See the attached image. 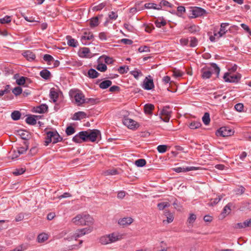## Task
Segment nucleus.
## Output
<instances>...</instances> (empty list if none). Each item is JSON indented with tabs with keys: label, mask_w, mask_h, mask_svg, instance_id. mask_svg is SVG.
Returning a JSON list of instances; mask_svg holds the SVG:
<instances>
[{
	"label": "nucleus",
	"mask_w": 251,
	"mask_h": 251,
	"mask_svg": "<svg viewBox=\"0 0 251 251\" xmlns=\"http://www.w3.org/2000/svg\"><path fill=\"white\" fill-rule=\"evenodd\" d=\"M72 222L76 226H90L94 223L93 218L89 214L81 213L72 219Z\"/></svg>",
	"instance_id": "f257e3e1"
},
{
	"label": "nucleus",
	"mask_w": 251,
	"mask_h": 251,
	"mask_svg": "<svg viewBox=\"0 0 251 251\" xmlns=\"http://www.w3.org/2000/svg\"><path fill=\"white\" fill-rule=\"evenodd\" d=\"M82 135L84 136L85 141H90L92 142L96 141L97 139L100 136V132L98 129L88 130L82 131Z\"/></svg>",
	"instance_id": "f03ea898"
},
{
	"label": "nucleus",
	"mask_w": 251,
	"mask_h": 251,
	"mask_svg": "<svg viewBox=\"0 0 251 251\" xmlns=\"http://www.w3.org/2000/svg\"><path fill=\"white\" fill-rule=\"evenodd\" d=\"M62 138L60 136L57 131H48L45 138V145L48 146L50 143L55 144L62 141Z\"/></svg>",
	"instance_id": "7ed1b4c3"
},
{
	"label": "nucleus",
	"mask_w": 251,
	"mask_h": 251,
	"mask_svg": "<svg viewBox=\"0 0 251 251\" xmlns=\"http://www.w3.org/2000/svg\"><path fill=\"white\" fill-rule=\"evenodd\" d=\"M212 69L209 68H203L201 69V77L203 79H208L212 75V71L211 70H213L218 75L220 69L219 67L215 63L211 64Z\"/></svg>",
	"instance_id": "20e7f679"
},
{
	"label": "nucleus",
	"mask_w": 251,
	"mask_h": 251,
	"mask_svg": "<svg viewBox=\"0 0 251 251\" xmlns=\"http://www.w3.org/2000/svg\"><path fill=\"white\" fill-rule=\"evenodd\" d=\"M172 111L169 106H165L163 108L159 113L160 118L166 123L169 122L171 117Z\"/></svg>",
	"instance_id": "39448f33"
},
{
	"label": "nucleus",
	"mask_w": 251,
	"mask_h": 251,
	"mask_svg": "<svg viewBox=\"0 0 251 251\" xmlns=\"http://www.w3.org/2000/svg\"><path fill=\"white\" fill-rule=\"evenodd\" d=\"M206 13V11L201 7H194L189 10V17L191 18H196L203 16Z\"/></svg>",
	"instance_id": "423d86ee"
},
{
	"label": "nucleus",
	"mask_w": 251,
	"mask_h": 251,
	"mask_svg": "<svg viewBox=\"0 0 251 251\" xmlns=\"http://www.w3.org/2000/svg\"><path fill=\"white\" fill-rule=\"evenodd\" d=\"M223 78L226 82L237 83L240 80L241 75L240 74L231 75L229 73H226Z\"/></svg>",
	"instance_id": "0eeeda50"
},
{
	"label": "nucleus",
	"mask_w": 251,
	"mask_h": 251,
	"mask_svg": "<svg viewBox=\"0 0 251 251\" xmlns=\"http://www.w3.org/2000/svg\"><path fill=\"white\" fill-rule=\"evenodd\" d=\"M92 230L93 227L92 226H88L86 228L77 229L72 236V239L74 238L75 240H76L77 238L81 237L86 234L92 232Z\"/></svg>",
	"instance_id": "6e6552de"
},
{
	"label": "nucleus",
	"mask_w": 251,
	"mask_h": 251,
	"mask_svg": "<svg viewBox=\"0 0 251 251\" xmlns=\"http://www.w3.org/2000/svg\"><path fill=\"white\" fill-rule=\"evenodd\" d=\"M78 55L81 58H91L93 56V53L91 52L89 48L83 47L79 49L78 51Z\"/></svg>",
	"instance_id": "1a4fd4ad"
},
{
	"label": "nucleus",
	"mask_w": 251,
	"mask_h": 251,
	"mask_svg": "<svg viewBox=\"0 0 251 251\" xmlns=\"http://www.w3.org/2000/svg\"><path fill=\"white\" fill-rule=\"evenodd\" d=\"M123 123L130 129H136L139 127V124L136 121L129 118H125Z\"/></svg>",
	"instance_id": "9d476101"
},
{
	"label": "nucleus",
	"mask_w": 251,
	"mask_h": 251,
	"mask_svg": "<svg viewBox=\"0 0 251 251\" xmlns=\"http://www.w3.org/2000/svg\"><path fill=\"white\" fill-rule=\"evenodd\" d=\"M220 135L223 137H227L231 135L233 132L228 127L223 126L218 130Z\"/></svg>",
	"instance_id": "9b49d317"
},
{
	"label": "nucleus",
	"mask_w": 251,
	"mask_h": 251,
	"mask_svg": "<svg viewBox=\"0 0 251 251\" xmlns=\"http://www.w3.org/2000/svg\"><path fill=\"white\" fill-rule=\"evenodd\" d=\"M74 98L75 102L78 105L85 102L84 96L81 92L79 91L75 92L74 95Z\"/></svg>",
	"instance_id": "f8f14e48"
},
{
	"label": "nucleus",
	"mask_w": 251,
	"mask_h": 251,
	"mask_svg": "<svg viewBox=\"0 0 251 251\" xmlns=\"http://www.w3.org/2000/svg\"><path fill=\"white\" fill-rule=\"evenodd\" d=\"M108 235L111 243L119 241L123 238V235L118 232H113Z\"/></svg>",
	"instance_id": "ddd939ff"
},
{
	"label": "nucleus",
	"mask_w": 251,
	"mask_h": 251,
	"mask_svg": "<svg viewBox=\"0 0 251 251\" xmlns=\"http://www.w3.org/2000/svg\"><path fill=\"white\" fill-rule=\"evenodd\" d=\"M94 38V35L92 33L89 32H85L83 33V35L81 37V41L84 45L87 44V40H91Z\"/></svg>",
	"instance_id": "4468645a"
},
{
	"label": "nucleus",
	"mask_w": 251,
	"mask_h": 251,
	"mask_svg": "<svg viewBox=\"0 0 251 251\" xmlns=\"http://www.w3.org/2000/svg\"><path fill=\"white\" fill-rule=\"evenodd\" d=\"M198 169V168L196 167H176L173 168V170L176 172V173H181V172H186L190 171L197 170Z\"/></svg>",
	"instance_id": "2eb2a0df"
},
{
	"label": "nucleus",
	"mask_w": 251,
	"mask_h": 251,
	"mask_svg": "<svg viewBox=\"0 0 251 251\" xmlns=\"http://www.w3.org/2000/svg\"><path fill=\"white\" fill-rule=\"evenodd\" d=\"M154 87V84L152 79H149L147 77L144 80L143 88L145 90H150Z\"/></svg>",
	"instance_id": "dca6fc26"
},
{
	"label": "nucleus",
	"mask_w": 251,
	"mask_h": 251,
	"mask_svg": "<svg viewBox=\"0 0 251 251\" xmlns=\"http://www.w3.org/2000/svg\"><path fill=\"white\" fill-rule=\"evenodd\" d=\"M247 227H251V219L246 220L243 223H237L234 226V228L237 229L246 228Z\"/></svg>",
	"instance_id": "f3484780"
},
{
	"label": "nucleus",
	"mask_w": 251,
	"mask_h": 251,
	"mask_svg": "<svg viewBox=\"0 0 251 251\" xmlns=\"http://www.w3.org/2000/svg\"><path fill=\"white\" fill-rule=\"evenodd\" d=\"M58 96L59 92L57 90L54 88H51L50 92V97L54 102L57 101Z\"/></svg>",
	"instance_id": "a211bd4d"
},
{
	"label": "nucleus",
	"mask_w": 251,
	"mask_h": 251,
	"mask_svg": "<svg viewBox=\"0 0 251 251\" xmlns=\"http://www.w3.org/2000/svg\"><path fill=\"white\" fill-rule=\"evenodd\" d=\"M133 222V219L130 217L123 218L120 219L118 224L121 226H127Z\"/></svg>",
	"instance_id": "6ab92c4d"
},
{
	"label": "nucleus",
	"mask_w": 251,
	"mask_h": 251,
	"mask_svg": "<svg viewBox=\"0 0 251 251\" xmlns=\"http://www.w3.org/2000/svg\"><path fill=\"white\" fill-rule=\"evenodd\" d=\"M48 107L45 104H42L34 108V112L39 113H45L48 110Z\"/></svg>",
	"instance_id": "aec40b11"
},
{
	"label": "nucleus",
	"mask_w": 251,
	"mask_h": 251,
	"mask_svg": "<svg viewBox=\"0 0 251 251\" xmlns=\"http://www.w3.org/2000/svg\"><path fill=\"white\" fill-rule=\"evenodd\" d=\"M23 55L29 61H33L35 57V54L30 50H26L23 53Z\"/></svg>",
	"instance_id": "412c9836"
},
{
	"label": "nucleus",
	"mask_w": 251,
	"mask_h": 251,
	"mask_svg": "<svg viewBox=\"0 0 251 251\" xmlns=\"http://www.w3.org/2000/svg\"><path fill=\"white\" fill-rule=\"evenodd\" d=\"M185 28L188 29L189 32L193 34L199 32L200 30L199 26L194 24L188 25Z\"/></svg>",
	"instance_id": "4be33fe9"
},
{
	"label": "nucleus",
	"mask_w": 251,
	"mask_h": 251,
	"mask_svg": "<svg viewBox=\"0 0 251 251\" xmlns=\"http://www.w3.org/2000/svg\"><path fill=\"white\" fill-rule=\"evenodd\" d=\"M86 117V114L83 111H79L75 113L73 116L74 120H80Z\"/></svg>",
	"instance_id": "5701e85b"
},
{
	"label": "nucleus",
	"mask_w": 251,
	"mask_h": 251,
	"mask_svg": "<svg viewBox=\"0 0 251 251\" xmlns=\"http://www.w3.org/2000/svg\"><path fill=\"white\" fill-rule=\"evenodd\" d=\"M81 132H82V131L79 132L78 134H76L73 137V141H74L75 142L77 143H80L82 141H86L85 137H84V136L82 135Z\"/></svg>",
	"instance_id": "b1692460"
},
{
	"label": "nucleus",
	"mask_w": 251,
	"mask_h": 251,
	"mask_svg": "<svg viewBox=\"0 0 251 251\" xmlns=\"http://www.w3.org/2000/svg\"><path fill=\"white\" fill-rule=\"evenodd\" d=\"M67 44L72 47H76L78 46V42L70 36H67Z\"/></svg>",
	"instance_id": "393cba45"
},
{
	"label": "nucleus",
	"mask_w": 251,
	"mask_h": 251,
	"mask_svg": "<svg viewBox=\"0 0 251 251\" xmlns=\"http://www.w3.org/2000/svg\"><path fill=\"white\" fill-rule=\"evenodd\" d=\"M229 25L228 23H222L221 25V27L220 30L218 31L219 36L218 37H221L223 36L227 31L226 29V26Z\"/></svg>",
	"instance_id": "a878e982"
},
{
	"label": "nucleus",
	"mask_w": 251,
	"mask_h": 251,
	"mask_svg": "<svg viewBox=\"0 0 251 251\" xmlns=\"http://www.w3.org/2000/svg\"><path fill=\"white\" fill-rule=\"evenodd\" d=\"M38 116H30L26 118V122L31 125H35L36 124Z\"/></svg>",
	"instance_id": "bb28decb"
},
{
	"label": "nucleus",
	"mask_w": 251,
	"mask_h": 251,
	"mask_svg": "<svg viewBox=\"0 0 251 251\" xmlns=\"http://www.w3.org/2000/svg\"><path fill=\"white\" fill-rule=\"evenodd\" d=\"M154 106L152 104H146L144 106V112L146 114H151L152 111L154 109Z\"/></svg>",
	"instance_id": "cd10ccee"
},
{
	"label": "nucleus",
	"mask_w": 251,
	"mask_h": 251,
	"mask_svg": "<svg viewBox=\"0 0 251 251\" xmlns=\"http://www.w3.org/2000/svg\"><path fill=\"white\" fill-rule=\"evenodd\" d=\"M231 206V204L230 203H229L225 206L223 211L222 213V215L223 216V217H225L226 216H227L230 213Z\"/></svg>",
	"instance_id": "c85d7f7f"
},
{
	"label": "nucleus",
	"mask_w": 251,
	"mask_h": 251,
	"mask_svg": "<svg viewBox=\"0 0 251 251\" xmlns=\"http://www.w3.org/2000/svg\"><path fill=\"white\" fill-rule=\"evenodd\" d=\"M112 84V81L109 80H106L102 81L99 84V87L102 89H105L110 86Z\"/></svg>",
	"instance_id": "c756f323"
},
{
	"label": "nucleus",
	"mask_w": 251,
	"mask_h": 251,
	"mask_svg": "<svg viewBox=\"0 0 251 251\" xmlns=\"http://www.w3.org/2000/svg\"><path fill=\"white\" fill-rule=\"evenodd\" d=\"M100 243L102 245H107L111 243L109 235H106L100 237Z\"/></svg>",
	"instance_id": "7c9ffc66"
},
{
	"label": "nucleus",
	"mask_w": 251,
	"mask_h": 251,
	"mask_svg": "<svg viewBox=\"0 0 251 251\" xmlns=\"http://www.w3.org/2000/svg\"><path fill=\"white\" fill-rule=\"evenodd\" d=\"M40 76L45 79H48L50 76V73L47 69L41 71L40 73Z\"/></svg>",
	"instance_id": "2f4dec72"
},
{
	"label": "nucleus",
	"mask_w": 251,
	"mask_h": 251,
	"mask_svg": "<svg viewBox=\"0 0 251 251\" xmlns=\"http://www.w3.org/2000/svg\"><path fill=\"white\" fill-rule=\"evenodd\" d=\"M88 75L90 78H95L98 76L99 73L95 69H91L88 71Z\"/></svg>",
	"instance_id": "473e14b6"
},
{
	"label": "nucleus",
	"mask_w": 251,
	"mask_h": 251,
	"mask_svg": "<svg viewBox=\"0 0 251 251\" xmlns=\"http://www.w3.org/2000/svg\"><path fill=\"white\" fill-rule=\"evenodd\" d=\"M223 197L222 196H218V197L214 199H212L210 200V201L208 203V205L209 206H214L217 204L222 199Z\"/></svg>",
	"instance_id": "72a5a7b5"
},
{
	"label": "nucleus",
	"mask_w": 251,
	"mask_h": 251,
	"mask_svg": "<svg viewBox=\"0 0 251 251\" xmlns=\"http://www.w3.org/2000/svg\"><path fill=\"white\" fill-rule=\"evenodd\" d=\"M201 123L198 121H193L190 123L189 126L191 129H195L201 127Z\"/></svg>",
	"instance_id": "f704fd0d"
},
{
	"label": "nucleus",
	"mask_w": 251,
	"mask_h": 251,
	"mask_svg": "<svg viewBox=\"0 0 251 251\" xmlns=\"http://www.w3.org/2000/svg\"><path fill=\"white\" fill-rule=\"evenodd\" d=\"M25 168L22 167L15 169L14 171L13 172V174L15 176H17L24 174L25 172Z\"/></svg>",
	"instance_id": "c9c22d12"
},
{
	"label": "nucleus",
	"mask_w": 251,
	"mask_h": 251,
	"mask_svg": "<svg viewBox=\"0 0 251 251\" xmlns=\"http://www.w3.org/2000/svg\"><path fill=\"white\" fill-rule=\"evenodd\" d=\"M29 79L27 77L25 76H21L19 78L16 79V83L19 85H24L26 80H28Z\"/></svg>",
	"instance_id": "e433bc0d"
},
{
	"label": "nucleus",
	"mask_w": 251,
	"mask_h": 251,
	"mask_svg": "<svg viewBox=\"0 0 251 251\" xmlns=\"http://www.w3.org/2000/svg\"><path fill=\"white\" fill-rule=\"evenodd\" d=\"M21 114L19 111H13L11 115V118L13 120L17 121L20 119Z\"/></svg>",
	"instance_id": "4c0bfd02"
},
{
	"label": "nucleus",
	"mask_w": 251,
	"mask_h": 251,
	"mask_svg": "<svg viewBox=\"0 0 251 251\" xmlns=\"http://www.w3.org/2000/svg\"><path fill=\"white\" fill-rule=\"evenodd\" d=\"M168 213V214H166L167 216V220H163V222L164 223H172L174 220V215L172 213H169V212H167L166 213V214Z\"/></svg>",
	"instance_id": "58836bf2"
},
{
	"label": "nucleus",
	"mask_w": 251,
	"mask_h": 251,
	"mask_svg": "<svg viewBox=\"0 0 251 251\" xmlns=\"http://www.w3.org/2000/svg\"><path fill=\"white\" fill-rule=\"evenodd\" d=\"M48 238V235L46 234L42 233L38 236L37 240L38 242L42 243L47 240Z\"/></svg>",
	"instance_id": "ea45409f"
},
{
	"label": "nucleus",
	"mask_w": 251,
	"mask_h": 251,
	"mask_svg": "<svg viewBox=\"0 0 251 251\" xmlns=\"http://www.w3.org/2000/svg\"><path fill=\"white\" fill-rule=\"evenodd\" d=\"M146 164V161L144 159H139L135 161V164L137 167H142L144 166Z\"/></svg>",
	"instance_id": "a19ab883"
},
{
	"label": "nucleus",
	"mask_w": 251,
	"mask_h": 251,
	"mask_svg": "<svg viewBox=\"0 0 251 251\" xmlns=\"http://www.w3.org/2000/svg\"><path fill=\"white\" fill-rule=\"evenodd\" d=\"M210 117H209V114L208 113H205L203 117H202V121L203 123L205 125H207L210 123Z\"/></svg>",
	"instance_id": "79ce46f5"
},
{
	"label": "nucleus",
	"mask_w": 251,
	"mask_h": 251,
	"mask_svg": "<svg viewBox=\"0 0 251 251\" xmlns=\"http://www.w3.org/2000/svg\"><path fill=\"white\" fill-rule=\"evenodd\" d=\"M130 74L134 77L135 78L138 79L139 76H142V72L139 70H135L131 71Z\"/></svg>",
	"instance_id": "37998d69"
},
{
	"label": "nucleus",
	"mask_w": 251,
	"mask_h": 251,
	"mask_svg": "<svg viewBox=\"0 0 251 251\" xmlns=\"http://www.w3.org/2000/svg\"><path fill=\"white\" fill-rule=\"evenodd\" d=\"M118 174V171L115 169H109L104 172L105 176L115 175Z\"/></svg>",
	"instance_id": "c03bdc74"
},
{
	"label": "nucleus",
	"mask_w": 251,
	"mask_h": 251,
	"mask_svg": "<svg viewBox=\"0 0 251 251\" xmlns=\"http://www.w3.org/2000/svg\"><path fill=\"white\" fill-rule=\"evenodd\" d=\"M90 25L91 27H95L99 25V19L98 17H94L91 19Z\"/></svg>",
	"instance_id": "a18cd8bd"
},
{
	"label": "nucleus",
	"mask_w": 251,
	"mask_h": 251,
	"mask_svg": "<svg viewBox=\"0 0 251 251\" xmlns=\"http://www.w3.org/2000/svg\"><path fill=\"white\" fill-rule=\"evenodd\" d=\"M11 21V18L10 16H6L0 19V23L2 24H8Z\"/></svg>",
	"instance_id": "49530a36"
},
{
	"label": "nucleus",
	"mask_w": 251,
	"mask_h": 251,
	"mask_svg": "<svg viewBox=\"0 0 251 251\" xmlns=\"http://www.w3.org/2000/svg\"><path fill=\"white\" fill-rule=\"evenodd\" d=\"M170 204L168 202H163L159 203L157 204V207L159 210H163L166 207H168L170 206Z\"/></svg>",
	"instance_id": "de8ad7c7"
},
{
	"label": "nucleus",
	"mask_w": 251,
	"mask_h": 251,
	"mask_svg": "<svg viewBox=\"0 0 251 251\" xmlns=\"http://www.w3.org/2000/svg\"><path fill=\"white\" fill-rule=\"evenodd\" d=\"M183 73L179 70L174 69L173 71V76L176 78L181 77Z\"/></svg>",
	"instance_id": "09e8293b"
},
{
	"label": "nucleus",
	"mask_w": 251,
	"mask_h": 251,
	"mask_svg": "<svg viewBox=\"0 0 251 251\" xmlns=\"http://www.w3.org/2000/svg\"><path fill=\"white\" fill-rule=\"evenodd\" d=\"M12 92L15 95L18 96L22 93V89L19 86L16 87L13 89Z\"/></svg>",
	"instance_id": "8fccbe9b"
},
{
	"label": "nucleus",
	"mask_w": 251,
	"mask_h": 251,
	"mask_svg": "<svg viewBox=\"0 0 251 251\" xmlns=\"http://www.w3.org/2000/svg\"><path fill=\"white\" fill-rule=\"evenodd\" d=\"M167 148V146L163 145H159L157 148V151L160 153H164L166 151Z\"/></svg>",
	"instance_id": "3c124183"
},
{
	"label": "nucleus",
	"mask_w": 251,
	"mask_h": 251,
	"mask_svg": "<svg viewBox=\"0 0 251 251\" xmlns=\"http://www.w3.org/2000/svg\"><path fill=\"white\" fill-rule=\"evenodd\" d=\"M198 45V40L196 37H191L190 46L192 48L195 47Z\"/></svg>",
	"instance_id": "603ef678"
},
{
	"label": "nucleus",
	"mask_w": 251,
	"mask_h": 251,
	"mask_svg": "<svg viewBox=\"0 0 251 251\" xmlns=\"http://www.w3.org/2000/svg\"><path fill=\"white\" fill-rule=\"evenodd\" d=\"M75 129L72 126H69L67 127L66 129V133L67 135H72L73 134H74L75 133Z\"/></svg>",
	"instance_id": "864d4df0"
},
{
	"label": "nucleus",
	"mask_w": 251,
	"mask_h": 251,
	"mask_svg": "<svg viewBox=\"0 0 251 251\" xmlns=\"http://www.w3.org/2000/svg\"><path fill=\"white\" fill-rule=\"evenodd\" d=\"M44 60L46 61L48 64L51 61H53L54 59L53 57L50 54H45L43 57Z\"/></svg>",
	"instance_id": "5fc2aeb1"
},
{
	"label": "nucleus",
	"mask_w": 251,
	"mask_h": 251,
	"mask_svg": "<svg viewBox=\"0 0 251 251\" xmlns=\"http://www.w3.org/2000/svg\"><path fill=\"white\" fill-rule=\"evenodd\" d=\"M128 70V67L127 66H121L118 69V72L121 74L126 73Z\"/></svg>",
	"instance_id": "6e6d98bb"
},
{
	"label": "nucleus",
	"mask_w": 251,
	"mask_h": 251,
	"mask_svg": "<svg viewBox=\"0 0 251 251\" xmlns=\"http://www.w3.org/2000/svg\"><path fill=\"white\" fill-rule=\"evenodd\" d=\"M97 69L102 72H105L107 69V66L104 64H99L97 67Z\"/></svg>",
	"instance_id": "4d7b16f0"
},
{
	"label": "nucleus",
	"mask_w": 251,
	"mask_h": 251,
	"mask_svg": "<svg viewBox=\"0 0 251 251\" xmlns=\"http://www.w3.org/2000/svg\"><path fill=\"white\" fill-rule=\"evenodd\" d=\"M19 134L21 138L24 140H27L29 136L28 133L26 131H19Z\"/></svg>",
	"instance_id": "13d9d810"
},
{
	"label": "nucleus",
	"mask_w": 251,
	"mask_h": 251,
	"mask_svg": "<svg viewBox=\"0 0 251 251\" xmlns=\"http://www.w3.org/2000/svg\"><path fill=\"white\" fill-rule=\"evenodd\" d=\"M27 149H28V146L26 144H25V147H22L19 148L17 151H19V152L20 153V154H24V153H25L26 152V151H27Z\"/></svg>",
	"instance_id": "bf43d9fd"
},
{
	"label": "nucleus",
	"mask_w": 251,
	"mask_h": 251,
	"mask_svg": "<svg viewBox=\"0 0 251 251\" xmlns=\"http://www.w3.org/2000/svg\"><path fill=\"white\" fill-rule=\"evenodd\" d=\"M235 109L239 112H241L243 110L244 105L241 103L236 104L234 106Z\"/></svg>",
	"instance_id": "052dcab7"
},
{
	"label": "nucleus",
	"mask_w": 251,
	"mask_h": 251,
	"mask_svg": "<svg viewBox=\"0 0 251 251\" xmlns=\"http://www.w3.org/2000/svg\"><path fill=\"white\" fill-rule=\"evenodd\" d=\"M105 4L103 3H100L98 5L95 6L93 7V10L95 11H99L103 8L105 6Z\"/></svg>",
	"instance_id": "680f3d73"
},
{
	"label": "nucleus",
	"mask_w": 251,
	"mask_h": 251,
	"mask_svg": "<svg viewBox=\"0 0 251 251\" xmlns=\"http://www.w3.org/2000/svg\"><path fill=\"white\" fill-rule=\"evenodd\" d=\"M196 219V216L194 214H191L188 219V222L189 224L193 223Z\"/></svg>",
	"instance_id": "e2e57ef3"
},
{
	"label": "nucleus",
	"mask_w": 251,
	"mask_h": 251,
	"mask_svg": "<svg viewBox=\"0 0 251 251\" xmlns=\"http://www.w3.org/2000/svg\"><path fill=\"white\" fill-rule=\"evenodd\" d=\"M155 6H156V4L154 3L149 2V3H146L145 4V7L146 8H149V9L152 8V9H154Z\"/></svg>",
	"instance_id": "0e129e2a"
},
{
	"label": "nucleus",
	"mask_w": 251,
	"mask_h": 251,
	"mask_svg": "<svg viewBox=\"0 0 251 251\" xmlns=\"http://www.w3.org/2000/svg\"><path fill=\"white\" fill-rule=\"evenodd\" d=\"M161 6L171 7L172 4L166 0H162L160 2Z\"/></svg>",
	"instance_id": "69168bd1"
},
{
	"label": "nucleus",
	"mask_w": 251,
	"mask_h": 251,
	"mask_svg": "<svg viewBox=\"0 0 251 251\" xmlns=\"http://www.w3.org/2000/svg\"><path fill=\"white\" fill-rule=\"evenodd\" d=\"M155 24L157 27H161V26L165 25L166 24V21L163 20L160 22L157 21L155 22Z\"/></svg>",
	"instance_id": "338daca9"
},
{
	"label": "nucleus",
	"mask_w": 251,
	"mask_h": 251,
	"mask_svg": "<svg viewBox=\"0 0 251 251\" xmlns=\"http://www.w3.org/2000/svg\"><path fill=\"white\" fill-rule=\"evenodd\" d=\"M241 26L247 32H248L250 35H251V30H250L249 27L245 24H241Z\"/></svg>",
	"instance_id": "774afa93"
}]
</instances>
